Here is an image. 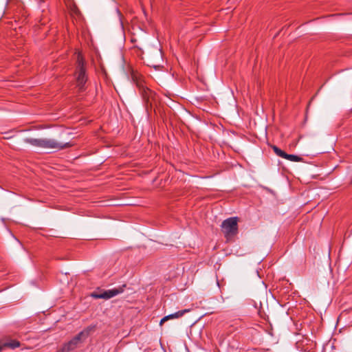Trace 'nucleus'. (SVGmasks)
Here are the masks:
<instances>
[{
	"mask_svg": "<svg viewBox=\"0 0 352 352\" xmlns=\"http://www.w3.org/2000/svg\"><path fill=\"white\" fill-rule=\"evenodd\" d=\"M24 142L30 144L34 146L46 149H56L58 151L69 148L72 146L70 142L59 143L54 139L48 138H25Z\"/></svg>",
	"mask_w": 352,
	"mask_h": 352,
	"instance_id": "obj_1",
	"label": "nucleus"
},
{
	"mask_svg": "<svg viewBox=\"0 0 352 352\" xmlns=\"http://www.w3.org/2000/svg\"><path fill=\"white\" fill-rule=\"evenodd\" d=\"M239 218L229 217L221 223V231L228 241H232L239 233Z\"/></svg>",
	"mask_w": 352,
	"mask_h": 352,
	"instance_id": "obj_2",
	"label": "nucleus"
},
{
	"mask_svg": "<svg viewBox=\"0 0 352 352\" xmlns=\"http://www.w3.org/2000/svg\"><path fill=\"white\" fill-rule=\"evenodd\" d=\"M76 63L77 65L75 72L76 87L79 92H82L85 90V84L87 81V76L86 74L85 63L80 54L78 55Z\"/></svg>",
	"mask_w": 352,
	"mask_h": 352,
	"instance_id": "obj_3",
	"label": "nucleus"
},
{
	"mask_svg": "<svg viewBox=\"0 0 352 352\" xmlns=\"http://www.w3.org/2000/svg\"><path fill=\"white\" fill-rule=\"evenodd\" d=\"M90 327H87L78 333L71 340L65 343L63 346L58 349L57 352H70L79 346L89 336Z\"/></svg>",
	"mask_w": 352,
	"mask_h": 352,
	"instance_id": "obj_4",
	"label": "nucleus"
},
{
	"mask_svg": "<svg viewBox=\"0 0 352 352\" xmlns=\"http://www.w3.org/2000/svg\"><path fill=\"white\" fill-rule=\"evenodd\" d=\"M126 287V285L124 284L118 287H114L107 290L98 289L97 291L93 292L90 294V296L95 299L102 298L104 300H108L123 293Z\"/></svg>",
	"mask_w": 352,
	"mask_h": 352,
	"instance_id": "obj_5",
	"label": "nucleus"
},
{
	"mask_svg": "<svg viewBox=\"0 0 352 352\" xmlns=\"http://www.w3.org/2000/svg\"><path fill=\"white\" fill-rule=\"evenodd\" d=\"M137 85L139 87L140 93L144 102L146 109L148 110L149 108L152 107L153 102L156 98V94L155 91L144 86L141 82H138Z\"/></svg>",
	"mask_w": 352,
	"mask_h": 352,
	"instance_id": "obj_6",
	"label": "nucleus"
},
{
	"mask_svg": "<svg viewBox=\"0 0 352 352\" xmlns=\"http://www.w3.org/2000/svg\"><path fill=\"white\" fill-rule=\"evenodd\" d=\"M272 148L274 152L278 156H279L280 157H283V158L289 160L291 162H304V160L302 157L296 155H293V154H287L284 151L281 150L280 148H278V146H276L275 145L272 146Z\"/></svg>",
	"mask_w": 352,
	"mask_h": 352,
	"instance_id": "obj_7",
	"label": "nucleus"
},
{
	"mask_svg": "<svg viewBox=\"0 0 352 352\" xmlns=\"http://www.w3.org/2000/svg\"><path fill=\"white\" fill-rule=\"evenodd\" d=\"M189 311V309H184V310H181V311H177L174 314H170V315H168L165 317H164L161 321H160V324H162L164 322L170 320V319H174V318H180L182 317L185 313H187Z\"/></svg>",
	"mask_w": 352,
	"mask_h": 352,
	"instance_id": "obj_8",
	"label": "nucleus"
},
{
	"mask_svg": "<svg viewBox=\"0 0 352 352\" xmlns=\"http://www.w3.org/2000/svg\"><path fill=\"white\" fill-rule=\"evenodd\" d=\"M6 348L15 349L20 346V342L18 340H10L8 342H3Z\"/></svg>",
	"mask_w": 352,
	"mask_h": 352,
	"instance_id": "obj_9",
	"label": "nucleus"
},
{
	"mask_svg": "<svg viewBox=\"0 0 352 352\" xmlns=\"http://www.w3.org/2000/svg\"><path fill=\"white\" fill-rule=\"evenodd\" d=\"M6 348L5 346H4V343L3 342H0V352H1V351Z\"/></svg>",
	"mask_w": 352,
	"mask_h": 352,
	"instance_id": "obj_10",
	"label": "nucleus"
},
{
	"mask_svg": "<svg viewBox=\"0 0 352 352\" xmlns=\"http://www.w3.org/2000/svg\"><path fill=\"white\" fill-rule=\"evenodd\" d=\"M351 184H352V179H351Z\"/></svg>",
	"mask_w": 352,
	"mask_h": 352,
	"instance_id": "obj_11",
	"label": "nucleus"
}]
</instances>
